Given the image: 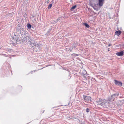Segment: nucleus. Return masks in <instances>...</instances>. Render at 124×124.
<instances>
[{
    "mask_svg": "<svg viewBox=\"0 0 124 124\" xmlns=\"http://www.w3.org/2000/svg\"><path fill=\"white\" fill-rule=\"evenodd\" d=\"M106 102L107 101H104L101 98H99L96 101V104L97 105H106Z\"/></svg>",
    "mask_w": 124,
    "mask_h": 124,
    "instance_id": "1",
    "label": "nucleus"
},
{
    "mask_svg": "<svg viewBox=\"0 0 124 124\" xmlns=\"http://www.w3.org/2000/svg\"><path fill=\"white\" fill-rule=\"evenodd\" d=\"M23 40L24 41L27 42L31 39V37L28 34H23L22 36Z\"/></svg>",
    "mask_w": 124,
    "mask_h": 124,
    "instance_id": "2",
    "label": "nucleus"
},
{
    "mask_svg": "<svg viewBox=\"0 0 124 124\" xmlns=\"http://www.w3.org/2000/svg\"><path fill=\"white\" fill-rule=\"evenodd\" d=\"M83 98L85 101L87 102H90L91 101V97L88 96H85L83 95Z\"/></svg>",
    "mask_w": 124,
    "mask_h": 124,
    "instance_id": "3",
    "label": "nucleus"
},
{
    "mask_svg": "<svg viewBox=\"0 0 124 124\" xmlns=\"http://www.w3.org/2000/svg\"><path fill=\"white\" fill-rule=\"evenodd\" d=\"M104 0H98V5L100 7L102 6L103 4Z\"/></svg>",
    "mask_w": 124,
    "mask_h": 124,
    "instance_id": "4",
    "label": "nucleus"
},
{
    "mask_svg": "<svg viewBox=\"0 0 124 124\" xmlns=\"http://www.w3.org/2000/svg\"><path fill=\"white\" fill-rule=\"evenodd\" d=\"M40 48L39 47V45H37L36 46L35 48L34 49V52H37L40 50Z\"/></svg>",
    "mask_w": 124,
    "mask_h": 124,
    "instance_id": "5",
    "label": "nucleus"
},
{
    "mask_svg": "<svg viewBox=\"0 0 124 124\" xmlns=\"http://www.w3.org/2000/svg\"><path fill=\"white\" fill-rule=\"evenodd\" d=\"M115 83L116 85H120L121 86L122 85V83L120 81H118L116 80H115Z\"/></svg>",
    "mask_w": 124,
    "mask_h": 124,
    "instance_id": "6",
    "label": "nucleus"
},
{
    "mask_svg": "<svg viewBox=\"0 0 124 124\" xmlns=\"http://www.w3.org/2000/svg\"><path fill=\"white\" fill-rule=\"evenodd\" d=\"M116 54L119 56H122L123 54V51H121V52L116 53Z\"/></svg>",
    "mask_w": 124,
    "mask_h": 124,
    "instance_id": "7",
    "label": "nucleus"
},
{
    "mask_svg": "<svg viewBox=\"0 0 124 124\" xmlns=\"http://www.w3.org/2000/svg\"><path fill=\"white\" fill-rule=\"evenodd\" d=\"M121 32L120 31H118L115 32V34L116 35L119 36L121 34Z\"/></svg>",
    "mask_w": 124,
    "mask_h": 124,
    "instance_id": "8",
    "label": "nucleus"
},
{
    "mask_svg": "<svg viewBox=\"0 0 124 124\" xmlns=\"http://www.w3.org/2000/svg\"><path fill=\"white\" fill-rule=\"evenodd\" d=\"M54 0H53L51 2H52V3L51 4H50L48 6V9H50L51 8V7H52V4L53 3V2L54 1Z\"/></svg>",
    "mask_w": 124,
    "mask_h": 124,
    "instance_id": "9",
    "label": "nucleus"
},
{
    "mask_svg": "<svg viewBox=\"0 0 124 124\" xmlns=\"http://www.w3.org/2000/svg\"><path fill=\"white\" fill-rule=\"evenodd\" d=\"M60 20V18H58V19H55V21H54V22H52V23H53V24H54L55 23H57V22Z\"/></svg>",
    "mask_w": 124,
    "mask_h": 124,
    "instance_id": "10",
    "label": "nucleus"
},
{
    "mask_svg": "<svg viewBox=\"0 0 124 124\" xmlns=\"http://www.w3.org/2000/svg\"><path fill=\"white\" fill-rule=\"evenodd\" d=\"M21 28H22L20 26H19L17 28V29L19 31V32H20L21 30L22 29Z\"/></svg>",
    "mask_w": 124,
    "mask_h": 124,
    "instance_id": "11",
    "label": "nucleus"
},
{
    "mask_svg": "<svg viewBox=\"0 0 124 124\" xmlns=\"http://www.w3.org/2000/svg\"><path fill=\"white\" fill-rule=\"evenodd\" d=\"M76 6H77L75 5L74 6L72 7L71 8V10L72 11L73 10L75 9V8H76Z\"/></svg>",
    "mask_w": 124,
    "mask_h": 124,
    "instance_id": "12",
    "label": "nucleus"
},
{
    "mask_svg": "<svg viewBox=\"0 0 124 124\" xmlns=\"http://www.w3.org/2000/svg\"><path fill=\"white\" fill-rule=\"evenodd\" d=\"M84 25L87 28H89V26L87 23H84Z\"/></svg>",
    "mask_w": 124,
    "mask_h": 124,
    "instance_id": "13",
    "label": "nucleus"
},
{
    "mask_svg": "<svg viewBox=\"0 0 124 124\" xmlns=\"http://www.w3.org/2000/svg\"><path fill=\"white\" fill-rule=\"evenodd\" d=\"M31 26L30 24H27V27L28 29H30L31 28Z\"/></svg>",
    "mask_w": 124,
    "mask_h": 124,
    "instance_id": "14",
    "label": "nucleus"
},
{
    "mask_svg": "<svg viewBox=\"0 0 124 124\" xmlns=\"http://www.w3.org/2000/svg\"><path fill=\"white\" fill-rule=\"evenodd\" d=\"M93 8L95 10H97L98 9L97 8H96V6H93Z\"/></svg>",
    "mask_w": 124,
    "mask_h": 124,
    "instance_id": "15",
    "label": "nucleus"
},
{
    "mask_svg": "<svg viewBox=\"0 0 124 124\" xmlns=\"http://www.w3.org/2000/svg\"><path fill=\"white\" fill-rule=\"evenodd\" d=\"M89 109L88 108H87L86 109V112H89Z\"/></svg>",
    "mask_w": 124,
    "mask_h": 124,
    "instance_id": "16",
    "label": "nucleus"
},
{
    "mask_svg": "<svg viewBox=\"0 0 124 124\" xmlns=\"http://www.w3.org/2000/svg\"><path fill=\"white\" fill-rule=\"evenodd\" d=\"M116 95L115 94H114V95H112V97H114V96H116Z\"/></svg>",
    "mask_w": 124,
    "mask_h": 124,
    "instance_id": "17",
    "label": "nucleus"
},
{
    "mask_svg": "<svg viewBox=\"0 0 124 124\" xmlns=\"http://www.w3.org/2000/svg\"><path fill=\"white\" fill-rule=\"evenodd\" d=\"M83 77L85 78H86V76H85V75L84 74V75H83Z\"/></svg>",
    "mask_w": 124,
    "mask_h": 124,
    "instance_id": "18",
    "label": "nucleus"
},
{
    "mask_svg": "<svg viewBox=\"0 0 124 124\" xmlns=\"http://www.w3.org/2000/svg\"><path fill=\"white\" fill-rule=\"evenodd\" d=\"M55 19H54V20H52V21H51V23H52V22H54V20H55Z\"/></svg>",
    "mask_w": 124,
    "mask_h": 124,
    "instance_id": "19",
    "label": "nucleus"
},
{
    "mask_svg": "<svg viewBox=\"0 0 124 124\" xmlns=\"http://www.w3.org/2000/svg\"><path fill=\"white\" fill-rule=\"evenodd\" d=\"M111 44H109V45H108V46H110L111 45Z\"/></svg>",
    "mask_w": 124,
    "mask_h": 124,
    "instance_id": "20",
    "label": "nucleus"
},
{
    "mask_svg": "<svg viewBox=\"0 0 124 124\" xmlns=\"http://www.w3.org/2000/svg\"><path fill=\"white\" fill-rule=\"evenodd\" d=\"M75 55H78L77 54H76Z\"/></svg>",
    "mask_w": 124,
    "mask_h": 124,
    "instance_id": "21",
    "label": "nucleus"
},
{
    "mask_svg": "<svg viewBox=\"0 0 124 124\" xmlns=\"http://www.w3.org/2000/svg\"><path fill=\"white\" fill-rule=\"evenodd\" d=\"M85 72H86V71H85Z\"/></svg>",
    "mask_w": 124,
    "mask_h": 124,
    "instance_id": "22",
    "label": "nucleus"
},
{
    "mask_svg": "<svg viewBox=\"0 0 124 124\" xmlns=\"http://www.w3.org/2000/svg\"><path fill=\"white\" fill-rule=\"evenodd\" d=\"M118 94L117 95V96H118Z\"/></svg>",
    "mask_w": 124,
    "mask_h": 124,
    "instance_id": "23",
    "label": "nucleus"
}]
</instances>
